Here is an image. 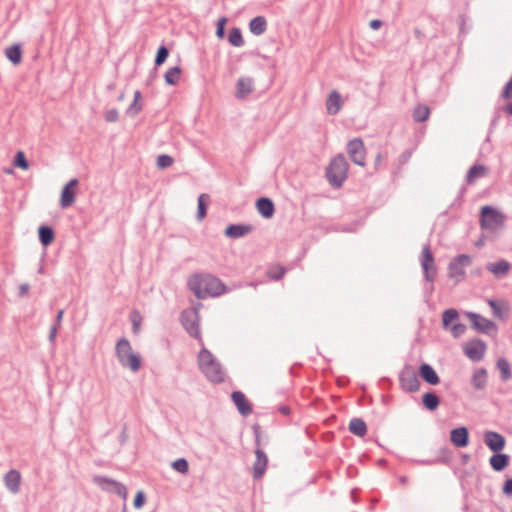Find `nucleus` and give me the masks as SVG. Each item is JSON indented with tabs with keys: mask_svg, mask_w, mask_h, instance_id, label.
I'll use <instances>...</instances> for the list:
<instances>
[{
	"mask_svg": "<svg viewBox=\"0 0 512 512\" xmlns=\"http://www.w3.org/2000/svg\"><path fill=\"white\" fill-rule=\"evenodd\" d=\"M141 97V92L139 90H136L134 93L133 102L129 105V107L126 110V114L128 116L134 117L141 112L142 104L139 103Z\"/></svg>",
	"mask_w": 512,
	"mask_h": 512,
	"instance_id": "41",
	"label": "nucleus"
},
{
	"mask_svg": "<svg viewBox=\"0 0 512 512\" xmlns=\"http://www.w3.org/2000/svg\"><path fill=\"white\" fill-rule=\"evenodd\" d=\"M486 269L497 278L505 277L511 270V264L504 259L497 262H490L486 265Z\"/></svg>",
	"mask_w": 512,
	"mask_h": 512,
	"instance_id": "24",
	"label": "nucleus"
},
{
	"mask_svg": "<svg viewBox=\"0 0 512 512\" xmlns=\"http://www.w3.org/2000/svg\"><path fill=\"white\" fill-rule=\"evenodd\" d=\"M253 79L252 78H239L236 84L235 97L238 99L246 98L252 91Z\"/></svg>",
	"mask_w": 512,
	"mask_h": 512,
	"instance_id": "27",
	"label": "nucleus"
},
{
	"mask_svg": "<svg viewBox=\"0 0 512 512\" xmlns=\"http://www.w3.org/2000/svg\"><path fill=\"white\" fill-rule=\"evenodd\" d=\"M349 431L358 437H364L367 433V424L361 418H352L348 426Z\"/></svg>",
	"mask_w": 512,
	"mask_h": 512,
	"instance_id": "35",
	"label": "nucleus"
},
{
	"mask_svg": "<svg viewBox=\"0 0 512 512\" xmlns=\"http://www.w3.org/2000/svg\"><path fill=\"white\" fill-rule=\"evenodd\" d=\"M502 492L507 496H512V477L504 482Z\"/></svg>",
	"mask_w": 512,
	"mask_h": 512,
	"instance_id": "55",
	"label": "nucleus"
},
{
	"mask_svg": "<svg viewBox=\"0 0 512 512\" xmlns=\"http://www.w3.org/2000/svg\"><path fill=\"white\" fill-rule=\"evenodd\" d=\"M383 22L380 19H373L369 22V27L372 30H378L382 27Z\"/></svg>",
	"mask_w": 512,
	"mask_h": 512,
	"instance_id": "60",
	"label": "nucleus"
},
{
	"mask_svg": "<svg viewBox=\"0 0 512 512\" xmlns=\"http://www.w3.org/2000/svg\"><path fill=\"white\" fill-rule=\"evenodd\" d=\"M418 463L421 464V465H434V464H438L437 461H436V458L435 459H430V460H419Z\"/></svg>",
	"mask_w": 512,
	"mask_h": 512,
	"instance_id": "64",
	"label": "nucleus"
},
{
	"mask_svg": "<svg viewBox=\"0 0 512 512\" xmlns=\"http://www.w3.org/2000/svg\"><path fill=\"white\" fill-rule=\"evenodd\" d=\"M188 286L198 299L206 297H218L226 292L225 284L216 276L206 274H194L188 281Z\"/></svg>",
	"mask_w": 512,
	"mask_h": 512,
	"instance_id": "1",
	"label": "nucleus"
},
{
	"mask_svg": "<svg viewBox=\"0 0 512 512\" xmlns=\"http://www.w3.org/2000/svg\"><path fill=\"white\" fill-rule=\"evenodd\" d=\"M209 201H210V196L206 193H202L198 197L197 214H196V218L198 221H202L206 217Z\"/></svg>",
	"mask_w": 512,
	"mask_h": 512,
	"instance_id": "37",
	"label": "nucleus"
},
{
	"mask_svg": "<svg viewBox=\"0 0 512 512\" xmlns=\"http://www.w3.org/2000/svg\"><path fill=\"white\" fill-rule=\"evenodd\" d=\"M510 463V456L505 453L497 452L493 453V455L489 459V464L491 468L496 472H502L505 470Z\"/></svg>",
	"mask_w": 512,
	"mask_h": 512,
	"instance_id": "26",
	"label": "nucleus"
},
{
	"mask_svg": "<svg viewBox=\"0 0 512 512\" xmlns=\"http://www.w3.org/2000/svg\"><path fill=\"white\" fill-rule=\"evenodd\" d=\"M486 351V343L479 339L474 338L466 343L463 348L464 354L474 362H478L483 359Z\"/></svg>",
	"mask_w": 512,
	"mask_h": 512,
	"instance_id": "14",
	"label": "nucleus"
},
{
	"mask_svg": "<svg viewBox=\"0 0 512 512\" xmlns=\"http://www.w3.org/2000/svg\"><path fill=\"white\" fill-rule=\"evenodd\" d=\"M255 207L264 219H270L275 214V205L272 199L260 197L256 200Z\"/></svg>",
	"mask_w": 512,
	"mask_h": 512,
	"instance_id": "21",
	"label": "nucleus"
},
{
	"mask_svg": "<svg viewBox=\"0 0 512 512\" xmlns=\"http://www.w3.org/2000/svg\"><path fill=\"white\" fill-rule=\"evenodd\" d=\"M465 316L471 321L472 329L479 333L492 336L498 331V327L493 321L486 319L476 312L467 311L465 312Z\"/></svg>",
	"mask_w": 512,
	"mask_h": 512,
	"instance_id": "11",
	"label": "nucleus"
},
{
	"mask_svg": "<svg viewBox=\"0 0 512 512\" xmlns=\"http://www.w3.org/2000/svg\"><path fill=\"white\" fill-rule=\"evenodd\" d=\"M411 157V151L405 150L398 157V163L400 166L405 165Z\"/></svg>",
	"mask_w": 512,
	"mask_h": 512,
	"instance_id": "54",
	"label": "nucleus"
},
{
	"mask_svg": "<svg viewBox=\"0 0 512 512\" xmlns=\"http://www.w3.org/2000/svg\"><path fill=\"white\" fill-rule=\"evenodd\" d=\"M420 263L425 281L433 283L437 276V267L430 244L423 246L420 256Z\"/></svg>",
	"mask_w": 512,
	"mask_h": 512,
	"instance_id": "10",
	"label": "nucleus"
},
{
	"mask_svg": "<svg viewBox=\"0 0 512 512\" xmlns=\"http://www.w3.org/2000/svg\"><path fill=\"white\" fill-rule=\"evenodd\" d=\"M202 304L198 303L197 307H194L192 309H185L181 312L180 315V322L185 329V331L195 339L201 340V333L199 328V313L198 308L201 307Z\"/></svg>",
	"mask_w": 512,
	"mask_h": 512,
	"instance_id": "4",
	"label": "nucleus"
},
{
	"mask_svg": "<svg viewBox=\"0 0 512 512\" xmlns=\"http://www.w3.org/2000/svg\"><path fill=\"white\" fill-rule=\"evenodd\" d=\"M501 110L504 111L507 115L512 116V101L501 107Z\"/></svg>",
	"mask_w": 512,
	"mask_h": 512,
	"instance_id": "63",
	"label": "nucleus"
},
{
	"mask_svg": "<svg viewBox=\"0 0 512 512\" xmlns=\"http://www.w3.org/2000/svg\"><path fill=\"white\" fill-rule=\"evenodd\" d=\"M342 107L341 94L337 90L331 91L326 101V109L329 115H336Z\"/></svg>",
	"mask_w": 512,
	"mask_h": 512,
	"instance_id": "28",
	"label": "nucleus"
},
{
	"mask_svg": "<svg viewBox=\"0 0 512 512\" xmlns=\"http://www.w3.org/2000/svg\"><path fill=\"white\" fill-rule=\"evenodd\" d=\"M4 483L6 488L13 494H16L20 490L21 485V474L15 469L9 470L4 476Z\"/></svg>",
	"mask_w": 512,
	"mask_h": 512,
	"instance_id": "23",
	"label": "nucleus"
},
{
	"mask_svg": "<svg viewBox=\"0 0 512 512\" xmlns=\"http://www.w3.org/2000/svg\"><path fill=\"white\" fill-rule=\"evenodd\" d=\"M459 312L455 308H449L442 313V328L449 330L454 338H459L466 331V325L457 322L459 319Z\"/></svg>",
	"mask_w": 512,
	"mask_h": 512,
	"instance_id": "7",
	"label": "nucleus"
},
{
	"mask_svg": "<svg viewBox=\"0 0 512 512\" xmlns=\"http://www.w3.org/2000/svg\"><path fill=\"white\" fill-rule=\"evenodd\" d=\"M488 172V167L482 164H474L466 174V182L471 184L477 178L483 177Z\"/></svg>",
	"mask_w": 512,
	"mask_h": 512,
	"instance_id": "36",
	"label": "nucleus"
},
{
	"mask_svg": "<svg viewBox=\"0 0 512 512\" xmlns=\"http://www.w3.org/2000/svg\"><path fill=\"white\" fill-rule=\"evenodd\" d=\"M501 110V108H497L496 111H495V115L490 123V127L493 128L496 126V124L498 123L499 119H500V114H499V111Z\"/></svg>",
	"mask_w": 512,
	"mask_h": 512,
	"instance_id": "62",
	"label": "nucleus"
},
{
	"mask_svg": "<svg viewBox=\"0 0 512 512\" xmlns=\"http://www.w3.org/2000/svg\"><path fill=\"white\" fill-rule=\"evenodd\" d=\"M286 273V268L281 265H276L271 268H269L267 275L270 279L274 281H278L283 278V276Z\"/></svg>",
	"mask_w": 512,
	"mask_h": 512,
	"instance_id": "45",
	"label": "nucleus"
},
{
	"mask_svg": "<svg viewBox=\"0 0 512 512\" xmlns=\"http://www.w3.org/2000/svg\"><path fill=\"white\" fill-rule=\"evenodd\" d=\"M450 441L457 448H464L469 444V430L465 426L450 431Z\"/></svg>",
	"mask_w": 512,
	"mask_h": 512,
	"instance_id": "19",
	"label": "nucleus"
},
{
	"mask_svg": "<svg viewBox=\"0 0 512 512\" xmlns=\"http://www.w3.org/2000/svg\"><path fill=\"white\" fill-rule=\"evenodd\" d=\"M250 32L256 36L262 35L267 30V20L264 16H256L249 22Z\"/></svg>",
	"mask_w": 512,
	"mask_h": 512,
	"instance_id": "33",
	"label": "nucleus"
},
{
	"mask_svg": "<svg viewBox=\"0 0 512 512\" xmlns=\"http://www.w3.org/2000/svg\"><path fill=\"white\" fill-rule=\"evenodd\" d=\"M487 303L495 318L504 321L509 317V306L504 301L489 299Z\"/></svg>",
	"mask_w": 512,
	"mask_h": 512,
	"instance_id": "22",
	"label": "nucleus"
},
{
	"mask_svg": "<svg viewBox=\"0 0 512 512\" xmlns=\"http://www.w3.org/2000/svg\"><path fill=\"white\" fill-rule=\"evenodd\" d=\"M227 21L228 19L226 17H221L217 21L215 33L219 39H223L225 37V26Z\"/></svg>",
	"mask_w": 512,
	"mask_h": 512,
	"instance_id": "50",
	"label": "nucleus"
},
{
	"mask_svg": "<svg viewBox=\"0 0 512 512\" xmlns=\"http://www.w3.org/2000/svg\"><path fill=\"white\" fill-rule=\"evenodd\" d=\"M5 55L7 59L13 64V65H19L22 61V48L19 43H15L5 50Z\"/></svg>",
	"mask_w": 512,
	"mask_h": 512,
	"instance_id": "34",
	"label": "nucleus"
},
{
	"mask_svg": "<svg viewBox=\"0 0 512 512\" xmlns=\"http://www.w3.org/2000/svg\"><path fill=\"white\" fill-rule=\"evenodd\" d=\"M38 238L41 245L47 248L55 240V231L49 225H40L38 228Z\"/></svg>",
	"mask_w": 512,
	"mask_h": 512,
	"instance_id": "29",
	"label": "nucleus"
},
{
	"mask_svg": "<svg viewBox=\"0 0 512 512\" xmlns=\"http://www.w3.org/2000/svg\"><path fill=\"white\" fill-rule=\"evenodd\" d=\"M472 257L468 254L455 256L448 264V277L459 283L465 279V268L471 266Z\"/></svg>",
	"mask_w": 512,
	"mask_h": 512,
	"instance_id": "6",
	"label": "nucleus"
},
{
	"mask_svg": "<svg viewBox=\"0 0 512 512\" xmlns=\"http://www.w3.org/2000/svg\"><path fill=\"white\" fill-rule=\"evenodd\" d=\"M421 403L424 409L433 412L440 406L441 398L435 391L430 390L422 395Z\"/></svg>",
	"mask_w": 512,
	"mask_h": 512,
	"instance_id": "25",
	"label": "nucleus"
},
{
	"mask_svg": "<svg viewBox=\"0 0 512 512\" xmlns=\"http://www.w3.org/2000/svg\"><path fill=\"white\" fill-rule=\"evenodd\" d=\"M169 56V49L165 45H160L157 49L154 59L155 67H159L165 63Z\"/></svg>",
	"mask_w": 512,
	"mask_h": 512,
	"instance_id": "43",
	"label": "nucleus"
},
{
	"mask_svg": "<svg viewBox=\"0 0 512 512\" xmlns=\"http://www.w3.org/2000/svg\"><path fill=\"white\" fill-rule=\"evenodd\" d=\"M256 460L253 464V478L260 479L264 476L267 465H268V457L266 453L261 448L255 449Z\"/></svg>",
	"mask_w": 512,
	"mask_h": 512,
	"instance_id": "18",
	"label": "nucleus"
},
{
	"mask_svg": "<svg viewBox=\"0 0 512 512\" xmlns=\"http://www.w3.org/2000/svg\"><path fill=\"white\" fill-rule=\"evenodd\" d=\"M471 384L475 390H484L487 386V370L478 368L472 375Z\"/></svg>",
	"mask_w": 512,
	"mask_h": 512,
	"instance_id": "30",
	"label": "nucleus"
},
{
	"mask_svg": "<svg viewBox=\"0 0 512 512\" xmlns=\"http://www.w3.org/2000/svg\"><path fill=\"white\" fill-rule=\"evenodd\" d=\"M484 443L493 452H501L506 445V438L496 431H486L484 433Z\"/></svg>",
	"mask_w": 512,
	"mask_h": 512,
	"instance_id": "15",
	"label": "nucleus"
},
{
	"mask_svg": "<svg viewBox=\"0 0 512 512\" xmlns=\"http://www.w3.org/2000/svg\"><path fill=\"white\" fill-rule=\"evenodd\" d=\"M63 315H64V310H63V309H60V310L57 312L56 317H55V320H54V323H53L51 326H55L56 328H60V327H61L62 320H63Z\"/></svg>",
	"mask_w": 512,
	"mask_h": 512,
	"instance_id": "56",
	"label": "nucleus"
},
{
	"mask_svg": "<svg viewBox=\"0 0 512 512\" xmlns=\"http://www.w3.org/2000/svg\"><path fill=\"white\" fill-rule=\"evenodd\" d=\"M29 289H30V285L28 283H23L19 286V293H18V296L19 297H25L28 292H29Z\"/></svg>",
	"mask_w": 512,
	"mask_h": 512,
	"instance_id": "59",
	"label": "nucleus"
},
{
	"mask_svg": "<svg viewBox=\"0 0 512 512\" xmlns=\"http://www.w3.org/2000/svg\"><path fill=\"white\" fill-rule=\"evenodd\" d=\"M79 185L77 178L70 179L62 188L60 194V207L66 209L72 206L76 200V189Z\"/></svg>",
	"mask_w": 512,
	"mask_h": 512,
	"instance_id": "13",
	"label": "nucleus"
},
{
	"mask_svg": "<svg viewBox=\"0 0 512 512\" xmlns=\"http://www.w3.org/2000/svg\"><path fill=\"white\" fill-rule=\"evenodd\" d=\"M228 42L234 47H242L244 45V39L240 28L233 27L230 29Z\"/></svg>",
	"mask_w": 512,
	"mask_h": 512,
	"instance_id": "40",
	"label": "nucleus"
},
{
	"mask_svg": "<svg viewBox=\"0 0 512 512\" xmlns=\"http://www.w3.org/2000/svg\"><path fill=\"white\" fill-rule=\"evenodd\" d=\"M174 163V159L172 156L168 154H161L157 157V167L160 169H166L170 167Z\"/></svg>",
	"mask_w": 512,
	"mask_h": 512,
	"instance_id": "49",
	"label": "nucleus"
},
{
	"mask_svg": "<svg viewBox=\"0 0 512 512\" xmlns=\"http://www.w3.org/2000/svg\"><path fill=\"white\" fill-rule=\"evenodd\" d=\"M145 503L146 494L142 490H139L134 497L133 506L135 509H140L145 505Z\"/></svg>",
	"mask_w": 512,
	"mask_h": 512,
	"instance_id": "51",
	"label": "nucleus"
},
{
	"mask_svg": "<svg viewBox=\"0 0 512 512\" xmlns=\"http://www.w3.org/2000/svg\"><path fill=\"white\" fill-rule=\"evenodd\" d=\"M437 463L448 465L451 461V451L447 447L439 449V455L436 458Z\"/></svg>",
	"mask_w": 512,
	"mask_h": 512,
	"instance_id": "48",
	"label": "nucleus"
},
{
	"mask_svg": "<svg viewBox=\"0 0 512 512\" xmlns=\"http://www.w3.org/2000/svg\"><path fill=\"white\" fill-rule=\"evenodd\" d=\"M231 400L236 406L240 415L246 417L252 413L253 405L242 391H233L231 393Z\"/></svg>",
	"mask_w": 512,
	"mask_h": 512,
	"instance_id": "16",
	"label": "nucleus"
},
{
	"mask_svg": "<svg viewBox=\"0 0 512 512\" xmlns=\"http://www.w3.org/2000/svg\"><path fill=\"white\" fill-rule=\"evenodd\" d=\"M278 411L284 416H288L291 413V409L288 405H280Z\"/></svg>",
	"mask_w": 512,
	"mask_h": 512,
	"instance_id": "61",
	"label": "nucleus"
},
{
	"mask_svg": "<svg viewBox=\"0 0 512 512\" xmlns=\"http://www.w3.org/2000/svg\"><path fill=\"white\" fill-rule=\"evenodd\" d=\"M496 366L500 372V378L503 382H506L512 378L511 365L506 358H499L497 360Z\"/></svg>",
	"mask_w": 512,
	"mask_h": 512,
	"instance_id": "38",
	"label": "nucleus"
},
{
	"mask_svg": "<svg viewBox=\"0 0 512 512\" xmlns=\"http://www.w3.org/2000/svg\"><path fill=\"white\" fill-rule=\"evenodd\" d=\"M119 363L122 367L129 368L132 372H137L141 368L142 359L139 354L131 352L124 358L123 362Z\"/></svg>",
	"mask_w": 512,
	"mask_h": 512,
	"instance_id": "32",
	"label": "nucleus"
},
{
	"mask_svg": "<svg viewBox=\"0 0 512 512\" xmlns=\"http://www.w3.org/2000/svg\"><path fill=\"white\" fill-rule=\"evenodd\" d=\"M130 321L132 323V332L137 335L140 331V326H141V323H142V316L140 314L139 311L137 310H133L131 313H130Z\"/></svg>",
	"mask_w": 512,
	"mask_h": 512,
	"instance_id": "46",
	"label": "nucleus"
},
{
	"mask_svg": "<svg viewBox=\"0 0 512 512\" xmlns=\"http://www.w3.org/2000/svg\"><path fill=\"white\" fill-rule=\"evenodd\" d=\"M430 115V109L426 105H417L413 111V119L417 123L425 122Z\"/></svg>",
	"mask_w": 512,
	"mask_h": 512,
	"instance_id": "42",
	"label": "nucleus"
},
{
	"mask_svg": "<svg viewBox=\"0 0 512 512\" xmlns=\"http://www.w3.org/2000/svg\"><path fill=\"white\" fill-rule=\"evenodd\" d=\"M505 216L496 208L485 205L480 210V226L483 230H496L504 226Z\"/></svg>",
	"mask_w": 512,
	"mask_h": 512,
	"instance_id": "5",
	"label": "nucleus"
},
{
	"mask_svg": "<svg viewBox=\"0 0 512 512\" xmlns=\"http://www.w3.org/2000/svg\"><path fill=\"white\" fill-rule=\"evenodd\" d=\"M181 73L182 69L180 68V66L171 67L164 74L165 83L170 86H176L179 83Z\"/></svg>",
	"mask_w": 512,
	"mask_h": 512,
	"instance_id": "39",
	"label": "nucleus"
},
{
	"mask_svg": "<svg viewBox=\"0 0 512 512\" xmlns=\"http://www.w3.org/2000/svg\"><path fill=\"white\" fill-rule=\"evenodd\" d=\"M172 468L181 473L186 474L189 471V463L185 458H178L171 464Z\"/></svg>",
	"mask_w": 512,
	"mask_h": 512,
	"instance_id": "47",
	"label": "nucleus"
},
{
	"mask_svg": "<svg viewBox=\"0 0 512 512\" xmlns=\"http://www.w3.org/2000/svg\"><path fill=\"white\" fill-rule=\"evenodd\" d=\"M92 482L97 485L101 490L107 493H113L121 497L124 501L127 499L128 491L126 486L107 476L95 475Z\"/></svg>",
	"mask_w": 512,
	"mask_h": 512,
	"instance_id": "8",
	"label": "nucleus"
},
{
	"mask_svg": "<svg viewBox=\"0 0 512 512\" xmlns=\"http://www.w3.org/2000/svg\"><path fill=\"white\" fill-rule=\"evenodd\" d=\"M128 439L127 424L123 425L122 431L119 435V442L121 445L125 444Z\"/></svg>",
	"mask_w": 512,
	"mask_h": 512,
	"instance_id": "58",
	"label": "nucleus"
},
{
	"mask_svg": "<svg viewBox=\"0 0 512 512\" xmlns=\"http://www.w3.org/2000/svg\"><path fill=\"white\" fill-rule=\"evenodd\" d=\"M198 366L207 379L213 383L224 382V372L221 364L217 362L213 354L206 348H202L198 355Z\"/></svg>",
	"mask_w": 512,
	"mask_h": 512,
	"instance_id": "2",
	"label": "nucleus"
},
{
	"mask_svg": "<svg viewBox=\"0 0 512 512\" xmlns=\"http://www.w3.org/2000/svg\"><path fill=\"white\" fill-rule=\"evenodd\" d=\"M349 164L343 154L333 157L325 169V177L333 188H341L348 177Z\"/></svg>",
	"mask_w": 512,
	"mask_h": 512,
	"instance_id": "3",
	"label": "nucleus"
},
{
	"mask_svg": "<svg viewBox=\"0 0 512 512\" xmlns=\"http://www.w3.org/2000/svg\"><path fill=\"white\" fill-rule=\"evenodd\" d=\"M253 230H254V227L251 224H243V223L229 224L224 230V235L227 238L239 239V238H242V237L248 235Z\"/></svg>",
	"mask_w": 512,
	"mask_h": 512,
	"instance_id": "17",
	"label": "nucleus"
},
{
	"mask_svg": "<svg viewBox=\"0 0 512 512\" xmlns=\"http://www.w3.org/2000/svg\"><path fill=\"white\" fill-rule=\"evenodd\" d=\"M13 165L22 170H27L29 168V161L26 158V155L23 151H18L13 159Z\"/></svg>",
	"mask_w": 512,
	"mask_h": 512,
	"instance_id": "44",
	"label": "nucleus"
},
{
	"mask_svg": "<svg viewBox=\"0 0 512 512\" xmlns=\"http://www.w3.org/2000/svg\"><path fill=\"white\" fill-rule=\"evenodd\" d=\"M133 352L129 340L125 337L120 338L115 346V354L119 362H123L124 358Z\"/></svg>",
	"mask_w": 512,
	"mask_h": 512,
	"instance_id": "31",
	"label": "nucleus"
},
{
	"mask_svg": "<svg viewBox=\"0 0 512 512\" xmlns=\"http://www.w3.org/2000/svg\"><path fill=\"white\" fill-rule=\"evenodd\" d=\"M418 375L421 379L429 385L435 386L440 383V377L432 365L428 363L420 364L418 368Z\"/></svg>",
	"mask_w": 512,
	"mask_h": 512,
	"instance_id": "20",
	"label": "nucleus"
},
{
	"mask_svg": "<svg viewBox=\"0 0 512 512\" xmlns=\"http://www.w3.org/2000/svg\"><path fill=\"white\" fill-rule=\"evenodd\" d=\"M103 117L106 122H109V123L117 122L119 120L118 110L116 108L109 109L104 113Z\"/></svg>",
	"mask_w": 512,
	"mask_h": 512,
	"instance_id": "52",
	"label": "nucleus"
},
{
	"mask_svg": "<svg viewBox=\"0 0 512 512\" xmlns=\"http://www.w3.org/2000/svg\"><path fill=\"white\" fill-rule=\"evenodd\" d=\"M399 385L404 392L415 393L420 388V381L418 374L414 367L410 364H405L399 372Z\"/></svg>",
	"mask_w": 512,
	"mask_h": 512,
	"instance_id": "9",
	"label": "nucleus"
},
{
	"mask_svg": "<svg viewBox=\"0 0 512 512\" xmlns=\"http://www.w3.org/2000/svg\"><path fill=\"white\" fill-rule=\"evenodd\" d=\"M252 431L255 437L256 448H260L261 446V426L258 423L252 425Z\"/></svg>",
	"mask_w": 512,
	"mask_h": 512,
	"instance_id": "53",
	"label": "nucleus"
},
{
	"mask_svg": "<svg viewBox=\"0 0 512 512\" xmlns=\"http://www.w3.org/2000/svg\"><path fill=\"white\" fill-rule=\"evenodd\" d=\"M347 153L353 163L359 166L365 165L366 149L360 137L354 138L348 142Z\"/></svg>",
	"mask_w": 512,
	"mask_h": 512,
	"instance_id": "12",
	"label": "nucleus"
},
{
	"mask_svg": "<svg viewBox=\"0 0 512 512\" xmlns=\"http://www.w3.org/2000/svg\"><path fill=\"white\" fill-rule=\"evenodd\" d=\"M58 330H59V328H56L55 326L50 327V331H49V335H48V340L50 343H52V344L55 343Z\"/></svg>",
	"mask_w": 512,
	"mask_h": 512,
	"instance_id": "57",
	"label": "nucleus"
}]
</instances>
